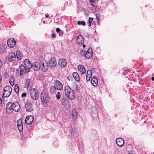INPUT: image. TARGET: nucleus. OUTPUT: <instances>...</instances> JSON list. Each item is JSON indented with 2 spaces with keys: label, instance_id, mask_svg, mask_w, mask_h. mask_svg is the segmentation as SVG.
Returning a JSON list of instances; mask_svg holds the SVG:
<instances>
[{
  "label": "nucleus",
  "instance_id": "1",
  "mask_svg": "<svg viewBox=\"0 0 154 154\" xmlns=\"http://www.w3.org/2000/svg\"><path fill=\"white\" fill-rule=\"evenodd\" d=\"M65 94L66 97L69 99L73 100L75 97L74 91L69 86H66L64 88Z\"/></svg>",
  "mask_w": 154,
  "mask_h": 154
},
{
  "label": "nucleus",
  "instance_id": "2",
  "mask_svg": "<svg viewBox=\"0 0 154 154\" xmlns=\"http://www.w3.org/2000/svg\"><path fill=\"white\" fill-rule=\"evenodd\" d=\"M41 98L42 103L45 105L48 102L49 97L48 93L42 91L41 94Z\"/></svg>",
  "mask_w": 154,
  "mask_h": 154
},
{
  "label": "nucleus",
  "instance_id": "3",
  "mask_svg": "<svg viewBox=\"0 0 154 154\" xmlns=\"http://www.w3.org/2000/svg\"><path fill=\"white\" fill-rule=\"evenodd\" d=\"M12 90V88L10 86H5L3 91V95L5 97H8L11 94Z\"/></svg>",
  "mask_w": 154,
  "mask_h": 154
},
{
  "label": "nucleus",
  "instance_id": "4",
  "mask_svg": "<svg viewBox=\"0 0 154 154\" xmlns=\"http://www.w3.org/2000/svg\"><path fill=\"white\" fill-rule=\"evenodd\" d=\"M15 102L13 103L11 102L8 103L6 105V111L8 113H11L13 111H14L15 108Z\"/></svg>",
  "mask_w": 154,
  "mask_h": 154
},
{
  "label": "nucleus",
  "instance_id": "5",
  "mask_svg": "<svg viewBox=\"0 0 154 154\" xmlns=\"http://www.w3.org/2000/svg\"><path fill=\"white\" fill-rule=\"evenodd\" d=\"M31 98L34 100H37L38 97V90L35 88H32L30 92Z\"/></svg>",
  "mask_w": 154,
  "mask_h": 154
},
{
  "label": "nucleus",
  "instance_id": "6",
  "mask_svg": "<svg viewBox=\"0 0 154 154\" xmlns=\"http://www.w3.org/2000/svg\"><path fill=\"white\" fill-rule=\"evenodd\" d=\"M67 97L63 96L61 99L60 101L62 105L63 106H66V109H68L70 107V106L69 104H68L69 102V98H67Z\"/></svg>",
  "mask_w": 154,
  "mask_h": 154
},
{
  "label": "nucleus",
  "instance_id": "7",
  "mask_svg": "<svg viewBox=\"0 0 154 154\" xmlns=\"http://www.w3.org/2000/svg\"><path fill=\"white\" fill-rule=\"evenodd\" d=\"M19 68L20 75L25 74L30 71V70L25 67L23 64H21L19 66Z\"/></svg>",
  "mask_w": 154,
  "mask_h": 154
},
{
  "label": "nucleus",
  "instance_id": "8",
  "mask_svg": "<svg viewBox=\"0 0 154 154\" xmlns=\"http://www.w3.org/2000/svg\"><path fill=\"white\" fill-rule=\"evenodd\" d=\"M7 44L10 48H13L16 45V42L15 39L14 38H11L9 39L7 41Z\"/></svg>",
  "mask_w": 154,
  "mask_h": 154
},
{
  "label": "nucleus",
  "instance_id": "9",
  "mask_svg": "<svg viewBox=\"0 0 154 154\" xmlns=\"http://www.w3.org/2000/svg\"><path fill=\"white\" fill-rule=\"evenodd\" d=\"M92 49L91 48H89L85 53V56L86 59L91 58L92 56Z\"/></svg>",
  "mask_w": 154,
  "mask_h": 154
},
{
  "label": "nucleus",
  "instance_id": "10",
  "mask_svg": "<svg viewBox=\"0 0 154 154\" xmlns=\"http://www.w3.org/2000/svg\"><path fill=\"white\" fill-rule=\"evenodd\" d=\"M23 63L25 67L30 70V69L32 66V64L30 61L26 59L24 60Z\"/></svg>",
  "mask_w": 154,
  "mask_h": 154
},
{
  "label": "nucleus",
  "instance_id": "11",
  "mask_svg": "<svg viewBox=\"0 0 154 154\" xmlns=\"http://www.w3.org/2000/svg\"><path fill=\"white\" fill-rule=\"evenodd\" d=\"M59 65L61 67H64L67 63V60L64 59H61L59 60Z\"/></svg>",
  "mask_w": 154,
  "mask_h": 154
},
{
  "label": "nucleus",
  "instance_id": "12",
  "mask_svg": "<svg viewBox=\"0 0 154 154\" xmlns=\"http://www.w3.org/2000/svg\"><path fill=\"white\" fill-rule=\"evenodd\" d=\"M41 64L38 62H36L32 64V66L33 69L35 71H38L41 68Z\"/></svg>",
  "mask_w": 154,
  "mask_h": 154
},
{
  "label": "nucleus",
  "instance_id": "13",
  "mask_svg": "<svg viewBox=\"0 0 154 154\" xmlns=\"http://www.w3.org/2000/svg\"><path fill=\"white\" fill-rule=\"evenodd\" d=\"M54 86L57 90H61L63 89V86L62 83L58 80L56 81Z\"/></svg>",
  "mask_w": 154,
  "mask_h": 154
},
{
  "label": "nucleus",
  "instance_id": "14",
  "mask_svg": "<svg viewBox=\"0 0 154 154\" xmlns=\"http://www.w3.org/2000/svg\"><path fill=\"white\" fill-rule=\"evenodd\" d=\"M33 117L32 116H27L25 120V123L27 125H30L33 121Z\"/></svg>",
  "mask_w": 154,
  "mask_h": 154
},
{
  "label": "nucleus",
  "instance_id": "15",
  "mask_svg": "<svg viewBox=\"0 0 154 154\" xmlns=\"http://www.w3.org/2000/svg\"><path fill=\"white\" fill-rule=\"evenodd\" d=\"M116 142L117 145L120 147L122 146L124 144V140L121 138H117L116 140Z\"/></svg>",
  "mask_w": 154,
  "mask_h": 154
},
{
  "label": "nucleus",
  "instance_id": "16",
  "mask_svg": "<svg viewBox=\"0 0 154 154\" xmlns=\"http://www.w3.org/2000/svg\"><path fill=\"white\" fill-rule=\"evenodd\" d=\"M41 65H42V70L44 72L46 71L48 69V65L47 63H42L41 62Z\"/></svg>",
  "mask_w": 154,
  "mask_h": 154
},
{
  "label": "nucleus",
  "instance_id": "17",
  "mask_svg": "<svg viewBox=\"0 0 154 154\" xmlns=\"http://www.w3.org/2000/svg\"><path fill=\"white\" fill-rule=\"evenodd\" d=\"M16 58L15 54L12 52L10 53L8 55V60L10 62L14 60Z\"/></svg>",
  "mask_w": 154,
  "mask_h": 154
},
{
  "label": "nucleus",
  "instance_id": "18",
  "mask_svg": "<svg viewBox=\"0 0 154 154\" xmlns=\"http://www.w3.org/2000/svg\"><path fill=\"white\" fill-rule=\"evenodd\" d=\"M91 82L93 86H96L98 83L97 78L95 76H92L91 79Z\"/></svg>",
  "mask_w": 154,
  "mask_h": 154
},
{
  "label": "nucleus",
  "instance_id": "19",
  "mask_svg": "<svg viewBox=\"0 0 154 154\" xmlns=\"http://www.w3.org/2000/svg\"><path fill=\"white\" fill-rule=\"evenodd\" d=\"M47 63L49 67L51 69L55 67L57 64L56 61L54 60H53L52 59L49 60Z\"/></svg>",
  "mask_w": 154,
  "mask_h": 154
},
{
  "label": "nucleus",
  "instance_id": "20",
  "mask_svg": "<svg viewBox=\"0 0 154 154\" xmlns=\"http://www.w3.org/2000/svg\"><path fill=\"white\" fill-rule=\"evenodd\" d=\"M77 42L79 44H82L84 42V38L81 35L78 36L76 38Z\"/></svg>",
  "mask_w": 154,
  "mask_h": 154
},
{
  "label": "nucleus",
  "instance_id": "21",
  "mask_svg": "<svg viewBox=\"0 0 154 154\" xmlns=\"http://www.w3.org/2000/svg\"><path fill=\"white\" fill-rule=\"evenodd\" d=\"M7 46L5 44H2L0 46V52L1 53H5L6 51Z\"/></svg>",
  "mask_w": 154,
  "mask_h": 154
},
{
  "label": "nucleus",
  "instance_id": "22",
  "mask_svg": "<svg viewBox=\"0 0 154 154\" xmlns=\"http://www.w3.org/2000/svg\"><path fill=\"white\" fill-rule=\"evenodd\" d=\"M92 75V71L90 69L88 70L87 71L86 79L87 81H89Z\"/></svg>",
  "mask_w": 154,
  "mask_h": 154
},
{
  "label": "nucleus",
  "instance_id": "23",
  "mask_svg": "<svg viewBox=\"0 0 154 154\" xmlns=\"http://www.w3.org/2000/svg\"><path fill=\"white\" fill-rule=\"evenodd\" d=\"M25 107L26 110L28 112H31L33 110V108L32 106L31 103H26L25 105Z\"/></svg>",
  "mask_w": 154,
  "mask_h": 154
},
{
  "label": "nucleus",
  "instance_id": "24",
  "mask_svg": "<svg viewBox=\"0 0 154 154\" xmlns=\"http://www.w3.org/2000/svg\"><path fill=\"white\" fill-rule=\"evenodd\" d=\"M78 68L79 71L82 72V74H83L84 73H85V69L84 66L82 65H79L78 66Z\"/></svg>",
  "mask_w": 154,
  "mask_h": 154
},
{
  "label": "nucleus",
  "instance_id": "25",
  "mask_svg": "<svg viewBox=\"0 0 154 154\" xmlns=\"http://www.w3.org/2000/svg\"><path fill=\"white\" fill-rule=\"evenodd\" d=\"M32 82L31 79H28L26 80V82L25 85L26 87H31L32 85Z\"/></svg>",
  "mask_w": 154,
  "mask_h": 154
},
{
  "label": "nucleus",
  "instance_id": "26",
  "mask_svg": "<svg viewBox=\"0 0 154 154\" xmlns=\"http://www.w3.org/2000/svg\"><path fill=\"white\" fill-rule=\"evenodd\" d=\"M72 75L73 77L76 82H79V77L77 73L74 72L73 73Z\"/></svg>",
  "mask_w": 154,
  "mask_h": 154
},
{
  "label": "nucleus",
  "instance_id": "27",
  "mask_svg": "<svg viewBox=\"0 0 154 154\" xmlns=\"http://www.w3.org/2000/svg\"><path fill=\"white\" fill-rule=\"evenodd\" d=\"M15 108L14 111L16 112L19 111L20 109V106L19 103L17 102H15Z\"/></svg>",
  "mask_w": 154,
  "mask_h": 154
},
{
  "label": "nucleus",
  "instance_id": "28",
  "mask_svg": "<svg viewBox=\"0 0 154 154\" xmlns=\"http://www.w3.org/2000/svg\"><path fill=\"white\" fill-rule=\"evenodd\" d=\"M55 86H51L50 88V91L51 93L52 94H54L56 92V90Z\"/></svg>",
  "mask_w": 154,
  "mask_h": 154
},
{
  "label": "nucleus",
  "instance_id": "29",
  "mask_svg": "<svg viewBox=\"0 0 154 154\" xmlns=\"http://www.w3.org/2000/svg\"><path fill=\"white\" fill-rule=\"evenodd\" d=\"M17 58L19 60L21 59L22 57V54L19 51H17L16 53Z\"/></svg>",
  "mask_w": 154,
  "mask_h": 154
},
{
  "label": "nucleus",
  "instance_id": "30",
  "mask_svg": "<svg viewBox=\"0 0 154 154\" xmlns=\"http://www.w3.org/2000/svg\"><path fill=\"white\" fill-rule=\"evenodd\" d=\"M10 84L11 85L13 86L14 84V81L13 77L11 76L9 80Z\"/></svg>",
  "mask_w": 154,
  "mask_h": 154
},
{
  "label": "nucleus",
  "instance_id": "31",
  "mask_svg": "<svg viewBox=\"0 0 154 154\" xmlns=\"http://www.w3.org/2000/svg\"><path fill=\"white\" fill-rule=\"evenodd\" d=\"M14 90L17 93H18L19 92V88L18 84H16L14 87Z\"/></svg>",
  "mask_w": 154,
  "mask_h": 154
},
{
  "label": "nucleus",
  "instance_id": "32",
  "mask_svg": "<svg viewBox=\"0 0 154 154\" xmlns=\"http://www.w3.org/2000/svg\"><path fill=\"white\" fill-rule=\"evenodd\" d=\"M93 18H92L89 17L88 21V23L89 24L88 26L90 27L91 26V23L93 20Z\"/></svg>",
  "mask_w": 154,
  "mask_h": 154
},
{
  "label": "nucleus",
  "instance_id": "33",
  "mask_svg": "<svg viewBox=\"0 0 154 154\" xmlns=\"http://www.w3.org/2000/svg\"><path fill=\"white\" fill-rule=\"evenodd\" d=\"M77 24L78 25H82L83 26H85V23L84 21H78L77 22Z\"/></svg>",
  "mask_w": 154,
  "mask_h": 154
},
{
  "label": "nucleus",
  "instance_id": "34",
  "mask_svg": "<svg viewBox=\"0 0 154 154\" xmlns=\"http://www.w3.org/2000/svg\"><path fill=\"white\" fill-rule=\"evenodd\" d=\"M74 128H72V127L70 126H69V127H68V131H69L70 133H72V132L74 131Z\"/></svg>",
  "mask_w": 154,
  "mask_h": 154
},
{
  "label": "nucleus",
  "instance_id": "35",
  "mask_svg": "<svg viewBox=\"0 0 154 154\" xmlns=\"http://www.w3.org/2000/svg\"><path fill=\"white\" fill-rule=\"evenodd\" d=\"M56 97L58 100L60 99L61 97V94L60 92H58L56 95Z\"/></svg>",
  "mask_w": 154,
  "mask_h": 154
},
{
  "label": "nucleus",
  "instance_id": "36",
  "mask_svg": "<svg viewBox=\"0 0 154 154\" xmlns=\"http://www.w3.org/2000/svg\"><path fill=\"white\" fill-rule=\"evenodd\" d=\"M17 125H23L22 123V119H19L17 122Z\"/></svg>",
  "mask_w": 154,
  "mask_h": 154
},
{
  "label": "nucleus",
  "instance_id": "37",
  "mask_svg": "<svg viewBox=\"0 0 154 154\" xmlns=\"http://www.w3.org/2000/svg\"><path fill=\"white\" fill-rule=\"evenodd\" d=\"M17 127L19 131L21 132L23 130V125H17Z\"/></svg>",
  "mask_w": 154,
  "mask_h": 154
},
{
  "label": "nucleus",
  "instance_id": "38",
  "mask_svg": "<svg viewBox=\"0 0 154 154\" xmlns=\"http://www.w3.org/2000/svg\"><path fill=\"white\" fill-rule=\"evenodd\" d=\"M80 54L82 56H84L85 54V50L84 49H82L80 51Z\"/></svg>",
  "mask_w": 154,
  "mask_h": 154
},
{
  "label": "nucleus",
  "instance_id": "39",
  "mask_svg": "<svg viewBox=\"0 0 154 154\" xmlns=\"http://www.w3.org/2000/svg\"><path fill=\"white\" fill-rule=\"evenodd\" d=\"M72 119H75L76 118V112L75 111H73L72 112Z\"/></svg>",
  "mask_w": 154,
  "mask_h": 154
},
{
  "label": "nucleus",
  "instance_id": "40",
  "mask_svg": "<svg viewBox=\"0 0 154 154\" xmlns=\"http://www.w3.org/2000/svg\"><path fill=\"white\" fill-rule=\"evenodd\" d=\"M4 76L5 78L7 79L9 77V74L7 73H5Z\"/></svg>",
  "mask_w": 154,
  "mask_h": 154
},
{
  "label": "nucleus",
  "instance_id": "41",
  "mask_svg": "<svg viewBox=\"0 0 154 154\" xmlns=\"http://www.w3.org/2000/svg\"><path fill=\"white\" fill-rule=\"evenodd\" d=\"M2 61L0 59V69L2 67Z\"/></svg>",
  "mask_w": 154,
  "mask_h": 154
},
{
  "label": "nucleus",
  "instance_id": "42",
  "mask_svg": "<svg viewBox=\"0 0 154 154\" xmlns=\"http://www.w3.org/2000/svg\"><path fill=\"white\" fill-rule=\"evenodd\" d=\"M26 95V93H23L21 95V96L22 97H25Z\"/></svg>",
  "mask_w": 154,
  "mask_h": 154
},
{
  "label": "nucleus",
  "instance_id": "43",
  "mask_svg": "<svg viewBox=\"0 0 154 154\" xmlns=\"http://www.w3.org/2000/svg\"><path fill=\"white\" fill-rule=\"evenodd\" d=\"M51 37L53 38H55L56 37V35L55 34L53 33L51 35Z\"/></svg>",
  "mask_w": 154,
  "mask_h": 154
},
{
  "label": "nucleus",
  "instance_id": "44",
  "mask_svg": "<svg viewBox=\"0 0 154 154\" xmlns=\"http://www.w3.org/2000/svg\"><path fill=\"white\" fill-rule=\"evenodd\" d=\"M90 2H91V3L93 5V3L95 2L96 0H89Z\"/></svg>",
  "mask_w": 154,
  "mask_h": 154
},
{
  "label": "nucleus",
  "instance_id": "45",
  "mask_svg": "<svg viewBox=\"0 0 154 154\" xmlns=\"http://www.w3.org/2000/svg\"><path fill=\"white\" fill-rule=\"evenodd\" d=\"M56 31L57 32H59L60 31V30L59 28H57L56 29Z\"/></svg>",
  "mask_w": 154,
  "mask_h": 154
},
{
  "label": "nucleus",
  "instance_id": "46",
  "mask_svg": "<svg viewBox=\"0 0 154 154\" xmlns=\"http://www.w3.org/2000/svg\"><path fill=\"white\" fill-rule=\"evenodd\" d=\"M2 103V100L1 98H0V104H1Z\"/></svg>",
  "mask_w": 154,
  "mask_h": 154
},
{
  "label": "nucleus",
  "instance_id": "47",
  "mask_svg": "<svg viewBox=\"0 0 154 154\" xmlns=\"http://www.w3.org/2000/svg\"><path fill=\"white\" fill-rule=\"evenodd\" d=\"M2 76H1V75L0 74V82L2 81Z\"/></svg>",
  "mask_w": 154,
  "mask_h": 154
},
{
  "label": "nucleus",
  "instance_id": "48",
  "mask_svg": "<svg viewBox=\"0 0 154 154\" xmlns=\"http://www.w3.org/2000/svg\"><path fill=\"white\" fill-rule=\"evenodd\" d=\"M48 16H49V15H47L46 14H45V17H47V18H48Z\"/></svg>",
  "mask_w": 154,
  "mask_h": 154
},
{
  "label": "nucleus",
  "instance_id": "49",
  "mask_svg": "<svg viewBox=\"0 0 154 154\" xmlns=\"http://www.w3.org/2000/svg\"><path fill=\"white\" fill-rule=\"evenodd\" d=\"M151 79L152 80L154 81V77H152Z\"/></svg>",
  "mask_w": 154,
  "mask_h": 154
},
{
  "label": "nucleus",
  "instance_id": "50",
  "mask_svg": "<svg viewBox=\"0 0 154 154\" xmlns=\"http://www.w3.org/2000/svg\"><path fill=\"white\" fill-rule=\"evenodd\" d=\"M82 46L83 48H85V45H83Z\"/></svg>",
  "mask_w": 154,
  "mask_h": 154
},
{
  "label": "nucleus",
  "instance_id": "51",
  "mask_svg": "<svg viewBox=\"0 0 154 154\" xmlns=\"http://www.w3.org/2000/svg\"><path fill=\"white\" fill-rule=\"evenodd\" d=\"M97 15H96V17L97 18V17H98V16H97Z\"/></svg>",
  "mask_w": 154,
  "mask_h": 154
},
{
  "label": "nucleus",
  "instance_id": "52",
  "mask_svg": "<svg viewBox=\"0 0 154 154\" xmlns=\"http://www.w3.org/2000/svg\"><path fill=\"white\" fill-rule=\"evenodd\" d=\"M97 15H96V17L97 18V17H98V16H97Z\"/></svg>",
  "mask_w": 154,
  "mask_h": 154
}]
</instances>
